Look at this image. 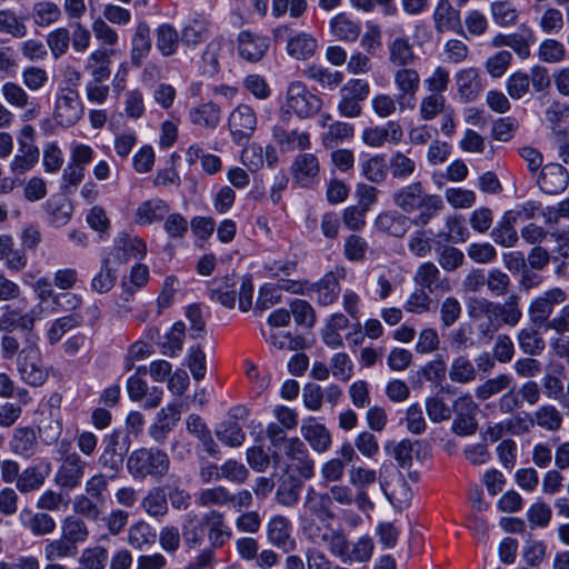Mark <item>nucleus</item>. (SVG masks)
Instances as JSON below:
<instances>
[{
	"instance_id": "obj_16",
	"label": "nucleus",
	"mask_w": 569,
	"mask_h": 569,
	"mask_svg": "<svg viewBox=\"0 0 569 569\" xmlns=\"http://www.w3.org/2000/svg\"><path fill=\"white\" fill-rule=\"evenodd\" d=\"M435 30L438 33L455 32L468 39L465 33L460 11L449 0H439L432 13Z\"/></svg>"
},
{
	"instance_id": "obj_18",
	"label": "nucleus",
	"mask_w": 569,
	"mask_h": 569,
	"mask_svg": "<svg viewBox=\"0 0 569 569\" xmlns=\"http://www.w3.org/2000/svg\"><path fill=\"white\" fill-rule=\"evenodd\" d=\"M403 137V130L399 122L387 121L382 126H375L363 129L361 139L365 144L371 148H380L386 142L398 144Z\"/></svg>"
},
{
	"instance_id": "obj_20",
	"label": "nucleus",
	"mask_w": 569,
	"mask_h": 569,
	"mask_svg": "<svg viewBox=\"0 0 569 569\" xmlns=\"http://www.w3.org/2000/svg\"><path fill=\"white\" fill-rule=\"evenodd\" d=\"M375 550V543L371 537H359L355 542L349 543L348 537L345 538V543L340 547L336 558H339L343 563H365L370 561Z\"/></svg>"
},
{
	"instance_id": "obj_30",
	"label": "nucleus",
	"mask_w": 569,
	"mask_h": 569,
	"mask_svg": "<svg viewBox=\"0 0 569 569\" xmlns=\"http://www.w3.org/2000/svg\"><path fill=\"white\" fill-rule=\"evenodd\" d=\"M19 520L24 529L37 537L50 535L57 527L54 519L49 513L33 512L27 508L20 511Z\"/></svg>"
},
{
	"instance_id": "obj_24",
	"label": "nucleus",
	"mask_w": 569,
	"mask_h": 569,
	"mask_svg": "<svg viewBox=\"0 0 569 569\" xmlns=\"http://www.w3.org/2000/svg\"><path fill=\"white\" fill-rule=\"evenodd\" d=\"M203 523L208 527L209 549L222 548L232 537L231 528L226 523L224 515L218 510H211L203 516Z\"/></svg>"
},
{
	"instance_id": "obj_8",
	"label": "nucleus",
	"mask_w": 569,
	"mask_h": 569,
	"mask_svg": "<svg viewBox=\"0 0 569 569\" xmlns=\"http://www.w3.org/2000/svg\"><path fill=\"white\" fill-rule=\"evenodd\" d=\"M300 529L308 542L317 548H326L333 557L345 543L347 536L342 528H335L330 521L308 523Z\"/></svg>"
},
{
	"instance_id": "obj_10",
	"label": "nucleus",
	"mask_w": 569,
	"mask_h": 569,
	"mask_svg": "<svg viewBox=\"0 0 569 569\" xmlns=\"http://www.w3.org/2000/svg\"><path fill=\"white\" fill-rule=\"evenodd\" d=\"M129 439L122 436L120 430H113L104 436L102 440L103 449L98 458V465L116 477L122 469L123 453L129 449Z\"/></svg>"
},
{
	"instance_id": "obj_6",
	"label": "nucleus",
	"mask_w": 569,
	"mask_h": 569,
	"mask_svg": "<svg viewBox=\"0 0 569 569\" xmlns=\"http://www.w3.org/2000/svg\"><path fill=\"white\" fill-rule=\"evenodd\" d=\"M17 370L21 380L29 386L40 387L47 381L48 370L37 345L29 343L19 351Z\"/></svg>"
},
{
	"instance_id": "obj_54",
	"label": "nucleus",
	"mask_w": 569,
	"mask_h": 569,
	"mask_svg": "<svg viewBox=\"0 0 569 569\" xmlns=\"http://www.w3.org/2000/svg\"><path fill=\"white\" fill-rule=\"evenodd\" d=\"M376 227L390 236L402 237L407 231V217L397 212H382L376 219Z\"/></svg>"
},
{
	"instance_id": "obj_34",
	"label": "nucleus",
	"mask_w": 569,
	"mask_h": 569,
	"mask_svg": "<svg viewBox=\"0 0 569 569\" xmlns=\"http://www.w3.org/2000/svg\"><path fill=\"white\" fill-rule=\"evenodd\" d=\"M272 138L286 151L295 149L306 150L311 146L309 132L299 130L288 131L282 126L272 127Z\"/></svg>"
},
{
	"instance_id": "obj_1",
	"label": "nucleus",
	"mask_w": 569,
	"mask_h": 569,
	"mask_svg": "<svg viewBox=\"0 0 569 569\" xmlns=\"http://www.w3.org/2000/svg\"><path fill=\"white\" fill-rule=\"evenodd\" d=\"M392 201L408 214L418 213L412 222L418 227L427 226L445 208L440 196L427 192L421 181L401 187L392 194Z\"/></svg>"
},
{
	"instance_id": "obj_43",
	"label": "nucleus",
	"mask_w": 569,
	"mask_h": 569,
	"mask_svg": "<svg viewBox=\"0 0 569 569\" xmlns=\"http://www.w3.org/2000/svg\"><path fill=\"white\" fill-rule=\"evenodd\" d=\"M332 34L340 41L353 42L361 32L359 22L351 20L347 14L339 13L330 21Z\"/></svg>"
},
{
	"instance_id": "obj_3",
	"label": "nucleus",
	"mask_w": 569,
	"mask_h": 569,
	"mask_svg": "<svg viewBox=\"0 0 569 569\" xmlns=\"http://www.w3.org/2000/svg\"><path fill=\"white\" fill-rule=\"evenodd\" d=\"M519 302L520 298L517 295H510L502 303L486 298H472L467 306L468 315L472 320H481L483 317L492 318L500 328L516 327L522 318Z\"/></svg>"
},
{
	"instance_id": "obj_23",
	"label": "nucleus",
	"mask_w": 569,
	"mask_h": 569,
	"mask_svg": "<svg viewBox=\"0 0 569 569\" xmlns=\"http://www.w3.org/2000/svg\"><path fill=\"white\" fill-rule=\"evenodd\" d=\"M345 278V270H336L327 272L319 281L311 283V292L317 293V302L319 306H330L335 303L340 295V280Z\"/></svg>"
},
{
	"instance_id": "obj_9",
	"label": "nucleus",
	"mask_w": 569,
	"mask_h": 569,
	"mask_svg": "<svg viewBox=\"0 0 569 569\" xmlns=\"http://www.w3.org/2000/svg\"><path fill=\"white\" fill-rule=\"evenodd\" d=\"M258 126L254 109L247 104H238L228 117V128L231 140L237 146H244L252 138Z\"/></svg>"
},
{
	"instance_id": "obj_22",
	"label": "nucleus",
	"mask_w": 569,
	"mask_h": 569,
	"mask_svg": "<svg viewBox=\"0 0 569 569\" xmlns=\"http://www.w3.org/2000/svg\"><path fill=\"white\" fill-rule=\"evenodd\" d=\"M568 170L559 163L546 164L537 178L538 187L547 194H558L562 192L568 187Z\"/></svg>"
},
{
	"instance_id": "obj_64",
	"label": "nucleus",
	"mask_w": 569,
	"mask_h": 569,
	"mask_svg": "<svg viewBox=\"0 0 569 569\" xmlns=\"http://www.w3.org/2000/svg\"><path fill=\"white\" fill-rule=\"evenodd\" d=\"M538 58L546 63H559L566 59L567 50L562 42L548 38L538 47Z\"/></svg>"
},
{
	"instance_id": "obj_2",
	"label": "nucleus",
	"mask_w": 569,
	"mask_h": 569,
	"mask_svg": "<svg viewBox=\"0 0 569 569\" xmlns=\"http://www.w3.org/2000/svg\"><path fill=\"white\" fill-rule=\"evenodd\" d=\"M126 468L134 480L143 481L147 478L160 480L169 471L170 458L159 448L141 447L130 452Z\"/></svg>"
},
{
	"instance_id": "obj_41",
	"label": "nucleus",
	"mask_w": 569,
	"mask_h": 569,
	"mask_svg": "<svg viewBox=\"0 0 569 569\" xmlns=\"http://www.w3.org/2000/svg\"><path fill=\"white\" fill-rule=\"evenodd\" d=\"M563 416L553 405L540 406L532 415L531 425H537L541 429L556 432L561 429Z\"/></svg>"
},
{
	"instance_id": "obj_51",
	"label": "nucleus",
	"mask_w": 569,
	"mask_h": 569,
	"mask_svg": "<svg viewBox=\"0 0 569 569\" xmlns=\"http://www.w3.org/2000/svg\"><path fill=\"white\" fill-rule=\"evenodd\" d=\"M82 320L78 312L56 319L47 331L48 342L51 346L58 343L67 332L81 326Z\"/></svg>"
},
{
	"instance_id": "obj_56",
	"label": "nucleus",
	"mask_w": 569,
	"mask_h": 569,
	"mask_svg": "<svg viewBox=\"0 0 569 569\" xmlns=\"http://www.w3.org/2000/svg\"><path fill=\"white\" fill-rule=\"evenodd\" d=\"M61 536L77 547L78 543L87 540L89 529L81 518L68 516L61 523Z\"/></svg>"
},
{
	"instance_id": "obj_45",
	"label": "nucleus",
	"mask_w": 569,
	"mask_h": 569,
	"mask_svg": "<svg viewBox=\"0 0 569 569\" xmlns=\"http://www.w3.org/2000/svg\"><path fill=\"white\" fill-rule=\"evenodd\" d=\"M39 159V149L31 142L19 140V153L11 161V170L16 174H22L30 170Z\"/></svg>"
},
{
	"instance_id": "obj_21",
	"label": "nucleus",
	"mask_w": 569,
	"mask_h": 569,
	"mask_svg": "<svg viewBox=\"0 0 569 569\" xmlns=\"http://www.w3.org/2000/svg\"><path fill=\"white\" fill-rule=\"evenodd\" d=\"M1 94L4 101L12 108L24 110L23 119L31 120L38 114L33 99L26 89L17 82L7 81L1 86Z\"/></svg>"
},
{
	"instance_id": "obj_42",
	"label": "nucleus",
	"mask_w": 569,
	"mask_h": 569,
	"mask_svg": "<svg viewBox=\"0 0 569 569\" xmlns=\"http://www.w3.org/2000/svg\"><path fill=\"white\" fill-rule=\"evenodd\" d=\"M169 212V206L161 199H151L142 202L136 211V222L141 226L160 221Z\"/></svg>"
},
{
	"instance_id": "obj_15",
	"label": "nucleus",
	"mask_w": 569,
	"mask_h": 569,
	"mask_svg": "<svg viewBox=\"0 0 569 569\" xmlns=\"http://www.w3.org/2000/svg\"><path fill=\"white\" fill-rule=\"evenodd\" d=\"M393 82L397 88V101L400 107L413 108L417 92L420 87V76L410 67H400L393 73Z\"/></svg>"
},
{
	"instance_id": "obj_13",
	"label": "nucleus",
	"mask_w": 569,
	"mask_h": 569,
	"mask_svg": "<svg viewBox=\"0 0 569 569\" xmlns=\"http://www.w3.org/2000/svg\"><path fill=\"white\" fill-rule=\"evenodd\" d=\"M87 462L77 452L64 457L54 475V483L62 489L73 490L83 479Z\"/></svg>"
},
{
	"instance_id": "obj_46",
	"label": "nucleus",
	"mask_w": 569,
	"mask_h": 569,
	"mask_svg": "<svg viewBox=\"0 0 569 569\" xmlns=\"http://www.w3.org/2000/svg\"><path fill=\"white\" fill-rule=\"evenodd\" d=\"M515 222L516 218L512 213L506 212L490 233L492 240L505 248L513 247L518 241V233L513 227Z\"/></svg>"
},
{
	"instance_id": "obj_57",
	"label": "nucleus",
	"mask_w": 569,
	"mask_h": 569,
	"mask_svg": "<svg viewBox=\"0 0 569 569\" xmlns=\"http://www.w3.org/2000/svg\"><path fill=\"white\" fill-rule=\"evenodd\" d=\"M539 328H522L517 336L518 343L523 353L538 356L545 350V340L540 336Z\"/></svg>"
},
{
	"instance_id": "obj_47",
	"label": "nucleus",
	"mask_w": 569,
	"mask_h": 569,
	"mask_svg": "<svg viewBox=\"0 0 569 569\" xmlns=\"http://www.w3.org/2000/svg\"><path fill=\"white\" fill-rule=\"evenodd\" d=\"M490 14L493 22L502 28L515 26L519 19V11L511 0L492 1Z\"/></svg>"
},
{
	"instance_id": "obj_36",
	"label": "nucleus",
	"mask_w": 569,
	"mask_h": 569,
	"mask_svg": "<svg viewBox=\"0 0 569 569\" xmlns=\"http://www.w3.org/2000/svg\"><path fill=\"white\" fill-rule=\"evenodd\" d=\"M50 471V466H30L23 469L17 481L16 488L21 493H29L39 490L46 481Z\"/></svg>"
},
{
	"instance_id": "obj_35",
	"label": "nucleus",
	"mask_w": 569,
	"mask_h": 569,
	"mask_svg": "<svg viewBox=\"0 0 569 569\" xmlns=\"http://www.w3.org/2000/svg\"><path fill=\"white\" fill-rule=\"evenodd\" d=\"M287 53L297 60L312 58L318 49L317 39L307 32H299L287 41Z\"/></svg>"
},
{
	"instance_id": "obj_37",
	"label": "nucleus",
	"mask_w": 569,
	"mask_h": 569,
	"mask_svg": "<svg viewBox=\"0 0 569 569\" xmlns=\"http://www.w3.org/2000/svg\"><path fill=\"white\" fill-rule=\"evenodd\" d=\"M190 121L206 129H216L220 122L221 109L214 102L201 103L189 111Z\"/></svg>"
},
{
	"instance_id": "obj_58",
	"label": "nucleus",
	"mask_w": 569,
	"mask_h": 569,
	"mask_svg": "<svg viewBox=\"0 0 569 569\" xmlns=\"http://www.w3.org/2000/svg\"><path fill=\"white\" fill-rule=\"evenodd\" d=\"M142 509L153 518H160L168 513V501L161 488L151 489L141 502Z\"/></svg>"
},
{
	"instance_id": "obj_40",
	"label": "nucleus",
	"mask_w": 569,
	"mask_h": 569,
	"mask_svg": "<svg viewBox=\"0 0 569 569\" xmlns=\"http://www.w3.org/2000/svg\"><path fill=\"white\" fill-rule=\"evenodd\" d=\"M156 540V530L143 520L132 523L128 529L127 541L133 549L149 548L154 545Z\"/></svg>"
},
{
	"instance_id": "obj_4",
	"label": "nucleus",
	"mask_w": 569,
	"mask_h": 569,
	"mask_svg": "<svg viewBox=\"0 0 569 569\" xmlns=\"http://www.w3.org/2000/svg\"><path fill=\"white\" fill-rule=\"evenodd\" d=\"M321 108V98L310 92L303 82L289 83L282 107L287 113H293L297 118L305 120L315 117Z\"/></svg>"
},
{
	"instance_id": "obj_17",
	"label": "nucleus",
	"mask_w": 569,
	"mask_h": 569,
	"mask_svg": "<svg viewBox=\"0 0 569 569\" xmlns=\"http://www.w3.org/2000/svg\"><path fill=\"white\" fill-rule=\"evenodd\" d=\"M291 174L293 180L303 188H311L319 182L320 163L313 153H299L292 164Z\"/></svg>"
},
{
	"instance_id": "obj_14",
	"label": "nucleus",
	"mask_w": 569,
	"mask_h": 569,
	"mask_svg": "<svg viewBox=\"0 0 569 569\" xmlns=\"http://www.w3.org/2000/svg\"><path fill=\"white\" fill-rule=\"evenodd\" d=\"M270 40L267 36L242 30L237 37V50L241 59L250 62H259L267 53Z\"/></svg>"
},
{
	"instance_id": "obj_50",
	"label": "nucleus",
	"mask_w": 569,
	"mask_h": 569,
	"mask_svg": "<svg viewBox=\"0 0 569 569\" xmlns=\"http://www.w3.org/2000/svg\"><path fill=\"white\" fill-rule=\"evenodd\" d=\"M196 503L202 508L229 506L230 490L221 485L201 489L197 493Z\"/></svg>"
},
{
	"instance_id": "obj_59",
	"label": "nucleus",
	"mask_w": 569,
	"mask_h": 569,
	"mask_svg": "<svg viewBox=\"0 0 569 569\" xmlns=\"http://www.w3.org/2000/svg\"><path fill=\"white\" fill-rule=\"evenodd\" d=\"M71 36L66 27H59L51 30L46 37V43L53 59L64 56L70 47Z\"/></svg>"
},
{
	"instance_id": "obj_48",
	"label": "nucleus",
	"mask_w": 569,
	"mask_h": 569,
	"mask_svg": "<svg viewBox=\"0 0 569 569\" xmlns=\"http://www.w3.org/2000/svg\"><path fill=\"white\" fill-rule=\"evenodd\" d=\"M81 495L107 507L109 497L108 476L102 472H98L89 477L84 483V492Z\"/></svg>"
},
{
	"instance_id": "obj_39",
	"label": "nucleus",
	"mask_w": 569,
	"mask_h": 569,
	"mask_svg": "<svg viewBox=\"0 0 569 569\" xmlns=\"http://www.w3.org/2000/svg\"><path fill=\"white\" fill-rule=\"evenodd\" d=\"M9 445L13 453L30 458L33 456L37 448L34 430L30 427L16 428Z\"/></svg>"
},
{
	"instance_id": "obj_52",
	"label": "nucleus",
	"mask_w": 569,
	"mask_h": 569,
	"mask_svg": "<svg viewBox=\"0 0 569 569\" xmlns=\"http://www.w3.org/2000/svg\"><path fill=\"white\" fill-rule=\"evenodd\" d=\"M0 33L13 39H23L28 34L24 21L11 9L0 10Z\"/></svg>"
},
{
	"instance_id": "obj_28",
	"label": "nucleus",
	"mask_w": 569,
	"mask_h": 569,
	"mask_svg": "<svg viewBox=\"0 0 569 569\" xmlns=\"http://www.w3.org/2000/svg\"><path fill=\"white\" fill-rule=\"evenodd\" d=\"M300 431L315 451L322 453L331 447L330 431L325 425L317 422L315 418L310 417L305 420Z\"/></svg>"
},
{
	"instance_id": "obj_60",
	"label": "nucleus",
	"mask_w": 569,
	"mask_h": 569,
	"mask_svg": "<svg viewBox=\"0 0 569 569\" xmlns=\"http://www.w3.org/2000/svg\"><path fill=\"white\" fill-rule=\"evenodd\" d=\"M217 438L228 447H240L246 439L241 423L223 421L216 429Z\"/></svg>"
},
{
	"instance_id": "obj_25",
	"label": "nucleus",
	"mask_w": 569,
	"mask_h": 569,
	"mask_svg": "<svg viewBox=\"0 0 569 569\" xmlns=\"http://www.w3.org/2000/svg\"><path fill=\"white\" fill-rule=\"evenodd\" d=\"M268 541L284 551L295 549L296 542L291 538V523L284 516L272 517L267 525Z\"/></svg>"
},
{
	"instance_id": "obj_19",
	"label": "nucleus",
	"mask_w": 569,
	"mask_h": 569,
	"mask_svg": "<svg viewBox=\"0 0 569 569\" xmlns=\"http://www.w3.org/2000/svg\"><path fill=\"white\" fill-rule=\"evenodd\" d=\"M210 20L201 13H192L183 23L180 34L181 42L187 48H196L210 37Z\"/></svg>"
},
{
	"instance_id": "obj_5",
	"label": "nucleus",
	"mask_w": 569,
	"mask_h": 569,
	"mask_svg": "<svg viewBox=\"0 0 569 569\" xmlns=\"http://www.w3.org/2000/svg\"><path fill=\"white\" fill-rule=\"evenodd\" d=\"M298 518L300 527H303L308 526V523H317L318 521H332L337 518V513L327 492L318 491L313 486H309L306 490Z\"/></svg>"
},
{
	"instance_id": "obj_33",
	"label": "nucleus",
	"mask_w": 569,
	"mask_h": 569,
	"mask_svg": "<svg viewBox=\"0 0 569 569\" xmlns=\"http://www.w3.org/2000/svg\"><path fill=\"white\" fill-rule=\"evenodd\" d=\"M415 283L432 293L435 291H448L450 289L446 281L440 279V271L433 262H423L420 264L413 276Z\"/></svg>"
},
{
	"instance_id": "obj_31",
	"label": "nucleus",
	"mask_w": 569,
	"mask_h": 569,
	"mask_svg": "<svg viewBox=\"0 0 569 569\" xmlns=\"http://www.w3.org/2000/svg\"><path fill=\"white\" fill-rule=\"evenodd\" d=\"M156 48L163 58L178 52L181 34L174 26L168 22L160 23L154 30Z\"/></svg>"
},
{
	"instance_id": "obj_12",
	"label": "nucleus",
	"mask_w": 569,
	"mask_h": 569,
	"mask_svg": "<svg viewBox=\"0 0 569 569\" xmlns=\"http://www.w3.org/2000/svg\"><path fill=\"white\" fill-rule=\"evenodd\" d=\"M567 300V293L561 288H552L541 296L535 298L528 308L529 320L536 328H545L548 330V322L556 306Z\"/></svg>"
},
{
	"instance_id": "obj_11",
	"label": "nucleus",
	"mask_w": 569,
	"mask_h": 569,
	"mask_svg": "<svg viewBox=\"0 0 569 569\" xmlns=\"http://www.w3.org/2000/svg\"><path fill=\"white\" fill-rule=\"evenodd\" d=\"M370 93L368 81L362 79H351L347 81L340 89V100L338 102V111L340 116L346 118H357L362 112L361 102L365 101Z\"/></svg>"
},
{
	"instance_id": "obj_53",
	"label": "nucleus",
	"mask_w": 569,
	"mask_h": 569,
	"mask_svg": "<svg viewBox=\"0 0 569 569\" xmlns=\"http://www.w3.org/2000/svg\"><path fill=\"white\" fill-rule=\"evenodd\" d=\"M303 76L309 80L318 82L325 89H335L343 79L340 71H331L322 66L312 64L303 70Z\"/></svg>"
},
{
	"instance_id": "obj_26",
	"label": "nucleus",
	"mask_w": 569,
	"mask_h": 569,
	"mask_svg": "<svg viewBox=\"0 0 569 569\" xmlns=\"http://www.w3.org/2000/svg\"><path fill=\"white\" fill-rule=\"evenodd\" d=\"M152 42L150 37V27L146 21L138 22L134 33L131 38L130 63L134 68H140L151 52Z\"/></svg>"
},
{
	"instance_id": "obj_32",
	"label": "nucleus",
	"mask_w": 569,
	"mask_h": 569,
	"mask_svg": "<svg viewBox=\"0 0 569 569\" xmlns=\"http://www.w3.org/2000/svg\"><path fill=\"white\" fill-rule=\"evenodd\" d=\"M30 18L38 28H49L62 19L61 7L50 0H40L32 4Z\"/></svg>"
},
{
	"instance_id": "obj_62",
	"label": "nucleus",
	"mask_w": 569,
	"mask_h": 569,
	"mask_svg": "<svg viewBox=\"0 0 569 569\" xmlns=\"http://www.w3.org/2000/svg\"><path fill=\"white\" fill-rule=\"evenodd\" d=\"M106 508L82 495H77L72 502L73 512L90 521L101 520Z\"/></svg>"
},
{
	"instance_id": "obj_49",
	"label": "nucleus",
	"mask_w": 569,
	"mask_h": 569,
	"mask_svg": "<svg viewBox=\"0 0 569 569\" xmlns=\"http://www.w3.org/2000/svg\"><path fill=\"white\" fill-rule=\"evenodd\" d=\"M355 134L352 124L335 121L328 126V130L321 134V142L326 149H332L346 140H350Z\"/></svg>"
},
{
	"instance_id": "obj_63",
	"label": "nucleus",
	"mask_w": 569,
	"mask_h": 569,
	"mask_svg": "<svg viewBox=\"0 0 569 569\" xmlns=\"http://www.w3.org/2000/svg\"><path fill=\"white\" fill-rule=\"evenodd\" d=\"M511 383V376L507 373H500L497 377L488 379L482 385L478 386L475 390V395L479 400L485 401L491 398L492 396L509 389Z\"/></svg>"
},
{
	"instance_id": "obj_7",
	"label": "nucleus",
	"mask_w": 569,
	"mask_h": 569,
	"mask_svg": "<svg viewBox=\"0 0 569 569\" xmlns=\"http://www.w3.org/2000/svg\"><path fill=\"white\" fill-rule=\"evenodd\" d=\"M84 113L79 92L72 87H61L56 94L53 118L62 127L74 126Z\"/></svg>"
},
{
	"instance_id": "obj_29",
	"label": "nucleus",
	"mask_w": 569,
	"mask_h": 569,
	"mask_svg": "<svg viewBox=\"0 0 569 569\" xmlns=\"http://www.w3.org/2000/svg\"><path fill=\"white\" fill-rule=\"evenodd\" d=\"M388 62L395 68L411 67L417 56L408 37H396L387 44Z\"/></svg>"
},
{
	"instance_id": "obj_27",
	"label": "nucleus",
	"mask_w": 569,
	"mask_h": 569,
	"mask_svg": "<svg viewBox=\"0 0 569 569\" xmlns=\"http://www.w3.org/2000/svg\"><path fill=\"white\" fill-rule=\"evenodd\" d=\"M456 83L458 93L465 102L473 101L485 87L479 70L473 67L458 71Z\"/></svg>"
},
{
	"instance_id": "obj_38",
	"label": "nucleus",
	"mask_w": 569,
	"mask_h": 569,
	"mask_svg": "<svg viewBox=\"0 0 569 569\" xmlns=\"http://www.w3.org/2000/svg\"><path fill=\"white\" fill-rule=\"evenodd\" d=\"M236 281L233 277L214 279L209 288V297L212 301L221 303L223 307L232 309L236 305Z\"/></svg>"
},
{
	"instance_id": "obj_61",
	"label": "nucleus",
	"mask_w": 569,
	"mask_h": 569,
	"mask_svg": "<svg viewBox=\"0 0 569 569\" xmlns=\"http://www.w3.org/2000/svg\"><path fill=\"white\" fill-rule=\"evenodd\" d=\"M362 176L373 183H382L387 179V164L382 154H377L360 164Z\"/></svg>"
},
{
	"instance_id": "obj_55",
	"label": "nucleus",
	"mask_w": 569,
	"mask_h": 569,
	"mask_svg": "<svg viewBox=\"0 0 569 569\" xmlns=\"http://www.w3.org/2000/svg\"><path fill=\"white\" fill-rule=\"evenodd\" d=\"M302 482L295 477H288L278 486L276 500L283 507H295L300 498Z\"/></svg>"
},
{
	"instance_id": "obj_44",
	"label": "nucleus",
	"mask_w": 569,
	"mask_h": 569,
	"mask_svg": "<svg viewBox=\"0 0 569 569\" xmlns=\"http://www.w3.org/2000/svg\"><path fill=\"white\" fill-rule=\"evenodd\" d=\"M112 51H108L106 48H99L92 51L86 63V69L92 76V80H107L111 74V56Z\"/></svg>"
}]
</instances>
